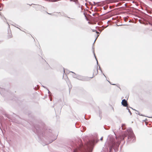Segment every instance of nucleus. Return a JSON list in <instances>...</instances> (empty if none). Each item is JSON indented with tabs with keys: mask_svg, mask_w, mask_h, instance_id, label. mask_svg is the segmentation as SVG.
<instances>
[{
	"mask_svg": "<svg viewBox=\"0 0 152 152\" xmlns=\"http://www.w3.org/2000/svg\"><path fill=\"white\" fill-rule=\"evenodd\" d=\"M127 132L124 133L123 136L121 137L120 139L116 137L115 139L113 137L112 135H109L107 139L106 144H107L110 150L113 148L115 152L118 150L119 145L121 141L124 139L125 137L128 136V139L129 141L131 142H134L135 141L136 137L131 129H129Z\"/></svg>",
	"mask_w": 152,
	"mask_h": 152,
	"instance_id": "nucleus-1",
	"label": "nucleus"
},
{
	"mask_svg": "<svg viewBox=\"0 0 152 152\" xmlns=\"http://www.w3.org/2000/svg\"><path fill=\"white\" fill-rule=\"evenodd\" d=\"M45 125L44 124L41 122L38 124H36L34 126V128L33 129V132L37 135L38 140L41 143L43 142L44 141L45 143H42V145L44 146L45 145H48L51 143L55 140L57 138V136H56L54 139L51 140L50 141L48 142L44 140V138H45Z\"/></svg>",
	"mask_w": 152,
	"mask_h": 152,
	"instance_id": "nucleus-2",
	"label": "nucleus"
},
{
	"mask_svg": "<svg viewBox=\"0 0 152 152\" xmlns=\"http://www.w3.org/2000/svg\"><path fill=\"white\" fill-rule=\"evenodd\" d=\"M77 79L82 81H86V78L85 77L78 75L76 78Z\"/></svg>",
	"mask_w": 152,
	"mask_h": 152,
	"instance_id": "nucleus-3",
	"label": "nucleus"
},
{
	"mask_svg": "<svg viewBox=\"0 0 152 152\" xmlns=\"http://www.w3.org/2000/svg\"><path fill=\"white\" fill-rule=\"evenodd\" d=\"M121 103L122 105L124 107H126L127 106L128 103L127 101L125 99L122 100Z\"/></svg>",
	"mask_w": 152,
	"mask_h": 152,
	"instance_id": "nucleus-4",
	"label": "nucleus"
},
{
	"mask_svg": "<svg viewBox=\"0 0 152 152\" xmlns=\"http://www.w3.org/2000/svg\"><path fill=\"white\" fill-rule=\"evenodd\" d=\"M96 39H95V40L94 41V43H93L92 48V49L93 50V53L94 56V57H95V58L96 60V61L97 64V65H98V61H97V59L96 58V56L95 54V53H94V43L95 42L96 40Z\"/></svg>",
	"mask_w": 152,
	"mask_h": 152,
	"instance_id": "nucleus-5",
	"label": "nucleus"
},
{
	"mask_svg": "<svg viewBox=\"0 0 152 152\" xmlns=\"http://www.w3.org/2000/svg\"><path fill=\"white\" fill-rule=\"evenodd\" d=\"M93 34L95 36V37L96 38H97L99 35V33L98 32L95 31L94 32Z\"/></svg>",
	"mask_w": 152,
	"mask_h": 152,
	"instance_id": "nucleus-6",
	"label": "nucleus"
},
{
	"mask_svg": "<svg viewBox=\"0 0 152 152\" xmlns=\"http://www.w3.org/2000/svg\"><path fill=\"white\" fill-rule=\"evenodd\" d=\"M5 91V90L4 89L1 88L0 89V92L1 95L2 96H3V93L4 92V91Z\"/></svg>",
	"mask_w": 152,
	"mask_h": 152,
	"instance_id": "nucleus-7",
	"label": "nucleus"
},
{
	"mask_svg": "<svg viewBox=\"0 0 152 152\" xmlns=\"http://www.w3.org/2000/svg\"><path fill=\"white\" fill-rule=\"evenodd\" d=\"M72 72L74 74L72 75L73 77L76 79L77 77V75H78L76 74L75 73V72Z\"/></svg>",
	"mask_w": 152,
	"mask_h": 152,
	"instance_id": "nucleus-8",
	"label": "nucleus"
},
{
	"mask_svg": "<svg viewBox=\"0 0 152 152\" xmlns=\"http://www.w3.org/2000/svg\"><path fill=\"white\" fill-rule=\"evenodd\" d=\"M94 71L93 75L95 74V75H96L98 73L97 66L95 70H94Z\"/></svg>",
	"mask_w": 152,
	"mask_h": 152,
	"instance_id": "nucleus-9",
	"label": "nucleus"
},
{
	"mask_svg": "<svg viewBox=\"0 0 152 152\" xmlns=\"http://www.w3.org/2000/svg\"><path fill=\"white\" fill-rule=\"evenodd\" d=\"M130 108H132V110H134V109L132 108L131 107H130ZM134 110H135V111H136L137 112V113H136L137 114H138L139 115H140V116H144V115L142 114H140V113H139V111H138L137 110H135V109Z\"/></svg>",
	"mask_w": 152,
	"mask_h": 152,
	"instance_id": "nucleus-10",
	"label": "nucleus"
},
{
	"mask_svg": "<svg viewBox=\"0 0 152 152\" xmlns=\"http://www.w3.org/2000/svg\"><path fill=\"white\" fill-rule=\"evenodd\" d=\"M47 89L48 91V93L49 94V96H50L51 95H52L51 93L50 92V91H49V90L48 89Z\"/></svg>",
	"mask_w": 152,
	"mask_h": 152,
	"instance_id": "nucleus-11",
	"label": "nucleus"
},
{
	"mask_svg": "<svg viewBox=\"0 0 152 152\" xmlns=\"http://www.w3.org/2000/svg\"><path fill=\"white\" fill-rule=\"evenodd\" d=\"M104 128L105 129L107 130L109 129V126H104Z\"/></svg>",
	"mask_w": 152,
	"mask_h": 152,
	"instance_id": "nucleus-12",
	"label": "nucleus"
},
{
	"mask_svg": "<svg viewBox=\"0 0 152 152\" xmlns=\"http://www.w3.org/2000/svg\"><path fill=\"white\" fill-rule=\"evenodd\" d=\"M128 111L130 113V115H131L132 114V113L131 112L130 109H129Z\"/></svg>",
	"mask_w": 152,
	"mask_h": 152,
	"instance_id": "nucleus-13",
	"label": "nucleus"
},
{
	"mask_svg": "<svg viewBox=\"0 0 152 152\" xmlns=\"http://www.w3.org/2000/svg\"><path fill=\"white\" fill-rule=\"evenodd\" d=\"M6 116L8 118H10V116L9 115H6Z\"/></svg>",
	"mask_w": 152,
	"mask_h": 152,
	"instance_id": "nucleus-14",
	"label": "nucleus"
},
{
	"mask_svg": "<svg viewBox=\"0 0 152 152\" xmlns=\"http://www.w3.org/2000/svg\"><path fill=\"white\" fill-rule=\"evenodd\" d=\"M99 70H100L102 72L100 66H99Z\"/></svg>",
	"mask_w": 152,
	"mask_h": 152,
	"instance_id": "nucleus-15",
	"label": "nucleus"
},
{
	"mask_svg": "<svg viewBox=\"0 0 152 152\" xmlns=\"http://www.w3.org/2000/svg\"><path fill=\"white\" fill-rule=\"evenodd\" d=\"M108 81V82H109V83H110V84H111V85H116V84H111V83H110V82L109 81Z\"/></svg>",
	"mask_w": 152,
	"mask_h": 152,
	"instance_id": "nucleus-16",
	"label": "nucleus"
},
{
	"mask_svg": "<svg viewBox=\"0 0 152 152\" xmlns=\"http://www.w3.org/2000/svg\"><path fill=\"white\" fill-rule=\"evenodd\" d=\"M103 137H102L100 139V140H101V141H102V139H103Z\"/></svg>",
	"mask_w": 152,
	"mask_h": 152,
	"instance_id": "nucleus-17",
	"label": "nucleus"
},
{
	"mask_svg": "<svg viewBox=\"0 0 152 152\" xmlns=\"http://www.w3.org/2000/svg\"><path fill=\"white\" fill-rule=\"evenodd\" d=\"M64 73H65V70L64 68H63Z\"/></svg>",
	"mask_w": 152,
	"mask_h": 152,
	"instance_id": "nucleus-18",
	"label": "nucleus"
},
{
	"mask_svg": "<svg viewBox=\"0 0 152 152\" xmlns=\"http://www.w3.org/2000/svg\"><path fill=\"white\" fill-rule=\"evenodd\" d=\"M41 58H42V59H43L44 60V61H45V62H46V61L45 59H43L42 57Z\"/></svg>",
	"mask_w": 152,
	"mask_h": 152,
	"instance_id": "nucleus-19",
	"label": "nucleus"
},
{
	"mask_svg": "<svg viewBox=\"0 0 152 152\" xmlns=\"http://www.w3.org/2000/svg\"><path fill=\"white\" fill-rule=\"evenodd\" d=\"M71 88H70V87L69 86V92H70V89H71Z\"/></svg>",
	"mask_w": 152,
	"mask_h": 152,
	"instance_id": "nucleus-20",
	"label": "nucleus"
},
{
	"mask_svg": "<svg viewBox=\"0 0 152 152\" xmlns=\"http://www.w3.org/2000/svg\"><path fill=\"white\" fill-rule=\"evenodd\" d=\"M122 129H124V128L123 126H122Z\"/></svg>",
	"mask_w": 152,
	"mask_h": 152,
	"instance_id": "nucleus-21",
	"label": "nucleus"
},
{
	"mask_svg": "<svg viewBox=\"0 0 152 152\" xmlns=\"http://www.w3.org/2000/svg\"><path fill=\"white\" fill-rule=\"evenodd\" d=\"M126 109H127V110H128L129 109L128 108V107H127L126 108Z\"/></svg>",
	"mask_w": 152,
	"mask_h": 152,
	"instance_id": "nucleus-22",
	"label": "nucleus"
},
{
	"mask_svg": "<svg viewBox=\"0 0 152 152\" xmlns=\"http://www.w3.org/2000/svg\"><path fill=\"white\" fill-rule=\"evenodd\" d=\"M49 132H51V130H50L49 131Z\"/></svg>",
	"mask_w": 152,
	"mask_h": 152,
	"instance_id": "nucleus-23",
	"label": "nucleus"
},
{
	"mask_svg": "<svg viewBox=\"0 0 152 152\" xmlns=\"http://www.w3.org/2000/svg\"><path fill=\"white\" fill-rule=\"evenodd\" d=\"M112 109H113V111H114V109L113 107L112 108Z\"/></svg>",
	"mask_w": 152,
	"mask_h": 152,
	"instance_id": "nucleus-24",
	"label": "nucleus"
},
{
	"mask_svg": "<svg viewBox=\"0 0 152 152\" xmlns=\"http://www.w3.org/2000/svg\"><path fill=\"white\" fill-rule=\"evenodd\" d=\"M103 75L104 76V77H106V76H105V75H104L103 73Z\"/></svg>",
	"mask_w": 152,
	"mask_h": 152,
	"instance_id": "nucleus-25",
	"label": "nucleus"
},
{
	"mask_svg": "<svg viewBox=\"0 0 152 152\" xmlns=\"http://www.w3.org/2000/svg\"><path fill=\"white\" fill-rule=\"evenodd\" d=\"M50 101H51L52 100V99L50 98Z\"/></svg>",
	"mask_w": 152,
	"mask_h": 152,
	"instance_id": "nucleus-26",
	"label": "nucleus"
},
{
	"mask_svg": "<svg viewBox=\"0 0 152 152\" xmlns=\"http://www.w3.org/2000/svg\"><path fill=\"white\" fill-rule=\"evenodd\" d=\"M33 39H34V41H35V39L34 38Z\"/></svg>",
	"mask_w": 152,
	"mask_h": 152,
	"instance_id": "nucleus-27",
	"label": "nucleus"
},
{
	"mask_svg": "<svg viewBox=\"0 0 152 152\" xmlns=\"http://www.w3.org/2000/svg\"><path fill=\"white\" fill-rule=\"evenodd\" d=\"M93 77H93H91V78H92Z\"/></svg>",
	"mask_w": 152,
	"mask_h": 152,
	"instance_id": "nucleus-28",
	"label": "nucleus"
},
{
	"mask_svg": "<svg viewBox=\"0 0 152 152\" xmlns=\"http://www.w3.org/2000/svg\"><path fill=\"white\" fill-rule=\"evenodd\" d=\"M43 87H44V88H45V86H43Z\"/></svg>",
	"mask_w": 152,
	"mask_h": 152,
	"instance_id": "nucleus-29",
	"label": "nucleus"
}]
</instances>
